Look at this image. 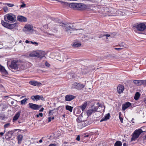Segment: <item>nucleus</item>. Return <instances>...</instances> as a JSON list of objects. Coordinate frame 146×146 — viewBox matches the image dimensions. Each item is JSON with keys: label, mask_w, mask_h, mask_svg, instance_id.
Wrapping results in <instances>:
<instances>
[{"label": "nucleus", "mask_w": 146, "mask_h": 146, "mask_svg": "<svg viewBox=\"0 0 146 146\" xmlns=\"http://www.w3.org/2000/svg\"><path fill=\"white\" fill-rule=\"evenodd\" d=\"M110 116V114L109 113L106 114L104 117L101 120L100 122H102L108 119H109Z\"/></svg>", "instance_id": "22"}, {"label": "nucleus", "mask_w": 146, "mask_h": 146, "mask_svg": "<svg viewBox=\"0 0 146 146\" xmlns=\"http://www.w3.org/2000/svg\"><path fill=\"white\" fill-rule=\"evenodd\" d=\"M77 3H72L69 4L70 7L74 9H76Z\"/></svg>", "instance_id": "29"}, {"label": "nucleus", "mask_w": 146, "mask_h": 146, "mask_svg": "<svg viewBox=\"0 0 146 146\" xmlns=\"http://www.w3.org/2000/svg\"><path fill=\"white\" fill-rule=\"evenodd\" d=\"M143 131L141 129H139L135 130L132 135V137L131 141H135L139 136L141 134Z\"/></svg>", "instance_id": "3"}, {"label": "nucleus", "mask_w": 146, "mask_h": 146, "mask_svg": "<svg viewBox=\"0 0 146 146\" xmlns=\"http://www.w3.org/2000/svg\"><path fill=\"white\" fill-rule=\"evenodd\" d=\"M39 116H40L41 117H42L43 116V114L42 113H40L38 114Z\"/></svg>", "instance_id": "52"}, {"label": "nucleus", "mask_w": 146, "mask_h": 146, "mask_svg": "<svg viewBox=\"0 0 146 146\" xmlns=\"http://www.w3.org/2000/svg\"><path fill=\"white\" fill-rule=\"evenodd\" d=\"M29 108L31 109L35 110H37L40 108L42 106L38 105L36 104H33V103H30L28 104Z\"/></svg>", "instance_id": "8"}, {"label": "nucleus", "mask_w": 146, "mask_h": 146, "mask_svg": "<svg viewBox=\"0 0 146 146\" xmlns=\"http://www.w3.org/2000/svg\"><path fill=\"white\" fill-rule=\"evenodd\" d=\"M138 31H143L146 29V25L143 23H139L134 26Z\"/></svg>", "instance_id": "5"}, {"label": "nucleus", "mask_w": 146, "mask_h": 146, "mask_svg": "<svg viewBox=\"0 0 146 146\" xmlns=\"http://www.w3.org/2000/svg\"><path fill=\"white\" fill-rule=\"evenodd\" d=\"M5 132V130L4 131V133L0 132V135H1L2 136H3L4 135V133Z\"/></svg>", "instance_id": "50"}, {"label": "nucleus", "mask_w": 146, "mask_h": 146, "mask_svg": "<svg viewBox=\"0 0 146 146\" xmlns=\"http://www.w3.org/2000/svg\"><path fill=\"white\" fill-rule=\"evenodd\" d=\"M140 96V94L139 92H137L134 96V98L136 100H137Z\"/></svg>", "instance_id": "31"}, {"label": "nucleus", "mask_w": 146, "mask_h": 146, "mask_svg": "<svg viewBox=\"0 0 146 146\" xmlns=\"http://www.w3.org/2000/svg\"><path fill=\"white\" fill-rule=\"evenodd\" d=\"M54 119V117H48V122H49L51 121V119Z\"/></svg>", "instance_id": "40"}, {"label": "nucleus", "mask_w": 146, "mask_h": 146, "mask_svg": "<svg viewBox=\"0 0 146 146\" xmlns=\"http://www.w3.org/2000/svg\"><path fill=\"white\" fill-rule=\"evenodd\" d=\"M49 146H57V145L55 144H50Z\"/></svg>", "instance_id": "48"}, {"label": "nucleus", "mask_w": 146, "mask_h": 146, "mask_svg": "<svg viewBox=\"0 0 146 146\" xmlns=\"http://www.w3.org/2000/svg\"><path fill=\"white\" fill-rule=\"evenodd\" d=\"M4 9L5 12L6 11H7L8 10L7 7H5L4 8Z\"/></svg>", "instance_id": "55"}, {"label": "nucleus", "mask_w": 146, "mask_h": 146, "mask_svg": "<svg viewBox=\"0 0 146 146\" xmlns=\"http://www.w3.org/2000/svg\"><path fill=\"white\" fill-rule=\"evenodd\" d=\"M60 26L64 27L63 29L69 34H70L72 33V31L76 30L72 24H65L63 23H60Z\"/></svg>", "instance_id": "1"}, {"label": "nucleus", "mask_w": 146, "mask_h": 146, "mask_svg": "<svg viewBox=\"0 0 146 146\" xmlns=\"http://www.w3.org/2000/svg\"><path fill=\"white\" fill-rule=\"evenodd\" d=\"M54 112L53 111V110H50L49 112V114L50 115H52L54 113Z\"/></svg>", "instance_id": "41"}, {"label": "nucleus", "mask_w": 146, "mask_h": 146, "mask_svg": "<svg viewBox=\"0 0 146 146\" xmlns=\"http://www.w3.org/2000/svg\"><path fill=\"white\" fill-rule=\"evenodd\" d=\"M119 119L120 120V121L121 123H123V118L121 117H119Z\"/></svg>", "instance_id": "49"}, {"label": "nucleus", "mask_w": 146, "mask_h": 146, "mask_svg": "<svg viewBox=\"0 0 146 146\" xmlns=\"http://www.w3.org/2000/svg\"><path fill=\"white\" fill-rule=\"evenodd\" d=\"M124 89V87L122 85H119L117 88V92L120 94L123 92Z\"/></svg>", "instance_id": "14"}, {"label": "nucleus", "mask_w": 146, "mask_h": 146, "mask_svg": "<svg viewBox=\"0 0 146 146\" xmlns=\"http://www.w3.org/2000/svg\"><path fill=\"white\" fill-rule=\"evenodd\" d=\"M144 102L145 104H146V98L144 99Z\"/></svg>", "instance_id": "63"}, {"label": "nucleus", "mask_w": 146, "mask_h": 146, "mask_svg": "<svg viewBox=\"0 0 146 146\" xmlns=\"http://www.w3.org/2000/svg\"><path fill=\"white\" fill-rule=\"evenodd\" d=\"M17 62L15 60H13L11 62L10 67L12 69H17L19 68V65L17 64Z\"/></svg>", "instance_id": "10"}, {"label": "nucleus", "mask_w": 146, "mask_h": 146, "mask_svg": "<svg viewBox=\"0 0 146 146\" xmlns=\"http://www.w3.org/2000/svg\"><path fill=\"white\" fill-rule=\"evenodd\" d=\"M66 109V110L69 111L70 112H72L73 107L70 106L66 105L65 106Z\"/></svg>", "instance_id": "27"}, {"label": "nucleus", "mask_w": 146, "mask_h": 146, "mask_svg": "<svg viewBox=\"0 0 146 146\" xmlns=\"http://www.w3.org/2000/svg\"><path fill=\"white\" fill-rule=\"evenodd\" d=\"M45 65L47 67H49L50 66V64L47 61L46 62Z\"/></svg>", "instance_id": "42"}, {"label": "nucleus", "mask_w": 146, "mask_h": 146, "mask_svg": "<svg viewBox=\"0 0 146 146\" xmlns=\"http://www.w3.org/2000/svg\"><path fill=\"white\" fill-rule=\"evenodd\" d=\"M84 85L77 82H75L73 84L72 88L80 90L84 88Z\"/></svg>", "instance_id": "6"}, {"label": "nucleus", "mask_w": 146, "mask_h": 146, "mask_svg": "<svg viewBox=\"0 0 146 146\" xmlns=\"http://www.w3.org/2000/svg\"><path fill=\"white\" fill-rule=\"evenodd\" d=\"M17 25V24L16 23L12 24H9L8 29H13Z\"/></svg>", "instance_id": "26"}, {"label": "nucleus", "mask_w": 146, "mask_h": 146, "mask_svg": "<svg viewBox=\"0 0 146 146\" xmlns=\"http://www.w3.org/2000/svg\"><path fill=\"white\" fill-rule=\"evenodd\" d=\"M80 136L79 135L77 137L76 139L77 141H79L80 140Z\"/></svg>", "instance_id": "46"}, {"label": "nucleus", "mask_w": 146, "mask_h": 146, "mask_svg": "<svg viewBox=\"0 0 146 146\" xmlns=\"http://www.w3.org/2000/svg\"><path fill=\"white\" fill-rule=\"evenodd\" d=\"M42 139H40L39 141V142L40 143H42Z\"/></svg>", "instance_id": "60"}, {"label": "nucleus", "mask_w": 146, "mask_h": 146, "mask_svg": "<svg viewBox=\"0 0 146 146\" xmlns=\"http://www.w3.org/2000/svg\"><path fill=\"white\" fill-rule=\"evenodd\" d=\"M40 99L41 100H44V98L42 96H40Z\"/></svg>", "instance_id": "51"}, {"label": "nucleus", "mask_w": 146, "mask_h": 146, "mask_svg": "<svg viewBox=\"0 0 146 146\" xmlns=\"http://www.w3.org/2000/svg\"><path fill=\"white\" fill-rule=\"evenodd\" d=\"M91 123L90 122L88 121L87 120H83L81 123H78V128L81 129L83 127L87 126L89 124H90Z\"/></svg>", "instance_id": "7"}, {"label": "nucleus", "mask_w": 146, "mask_h": 146, "mask_svg": "<svg viewBox=\"0 0 146 146\" xmlns=\"http://www.w3.org/2000/svg\"><path fill=\"white\" fill-rule=\"evenodd\" d=\"M82 115H80L77 118L76 121L78 123H81L84 120L82 119Z\"/></svg>", "instance_id": "30"}, {"label": "nucleus", "mask_w": 146, "mask_h": 146, "mask_svg": "<svg viewBox=\"0 0 146 146\" xmlns=\"http://www.w3.org/2000/svg\"><path fill=\"white\" fill-rule=\"evenodd\" d=\"M10 124L9 123H7L4 125V128H6L8 127L10 125Z\"/></svg>", "instance_id": "37"}, {"label": "nucleus", "mask_w": 146, "mask_h": 146, "mask_svg": "<svg viewBox=\"0 0 146 146\" xmlns=\"http://www.w3.org/2000/svg\"><path fill=\"white\" fill-rule=\"evenodd\" d=\"M13 133V132L12 131H9L7 132L5 135V138L6 139H8L11 138Z\"/></svg>", "instance_id": "16"}, {"label": "nucleus", "mask_w": 146, "mask_h": 146, "mask_svg": "<svg viewBox=\"0 0 146 146\" xmlns=\"http://www.w3.org/2000/svg\"><path fill=\"white\" fill-rule=\"evenodd\" d=\"M1 23L2 25L4 27L8 29L9 23L4 21L3 20L1 21Z\"/></svg>", "instance_id": "24"}, {"label": "nucleus", "mask_w": 146, "mask_h": 146, "mask_svg": "<svg viewBox=\"0 0 146 146\" xmlns=\"http://www.w3.org/2000/svg\"><path fill=\"white\" fill-rule=\"evenodd\" d=\"M86 5L84 4L81 3H77L76 4V9L80 10L85 8Z\"/></svg>", "instance_id": "15"}, {"label": "nucleus", "mask_w": 146, "mask_h": 146, "mask_svg": "<svg viewBox=\"0 0 146 146\" xmlns=\"http://www.w3.org/2000/svg\"><path fill=\"white\" fill-rule=\"evenodd\" d=\"M28 100L27 98H25L20 101V103L22 105H25L27 104V101Z\"/></svg>", "instance_id": "32"}, {"label": "nucleus", "mask_w": 146, "mask_h": 146, "mask_svg": "<svg viewBox=\"0 0 146 146\" xmlns=\"http://www.w3.org/2000/svg\"><path fill=\"white\" fill-rule=\"evenodd\" d=\"M68 143V142H64L63 143V144H67Z\"/></svg>", "instance_id": "64"}, {"label": "nucleus", "mask_w": 146, "mask_h": 146, "mask_svg": "<svg viewBox=\"0 0 146 146\" xmlns=\"http://www.w3.org/2000/svg\"><path fill=\"white\" fill-rule=\"evenodd\" d=\"M75 98V96L72 95H67L65 97V100L66 101H70Z\"/></svg>", "instance_id": "13"}, {"label": "nucleus", "mask_w": 146, "mask_h": 146, "mask_svg": "<svg viewBox=\"0 0 146 146\" xmlns=\"http://www.w3.org/2000/svg\"><path fill=\"white\" fill-rule=\"evenodd\" d=\"M17 19L21 22H25L27 21L26 18L22 16H18L17 17Z\"/></svg>", "instance_id": "18"}, {"label": "nucleus", "mask_w": 146, "mask_h": 146, "mask_svg": "<svg viewBox=\"0 0 146 146\" xmlns=\"http://www.w3.org/2000/svg\"><path fill=\"white\" fill-rule=\"evenodd\" d=\"M97 106H95L93 108L89 109L86 111V113L88 117L90 116L92 113L97 111L98 107L100 106V104L98 103H97Z\"/></svg>", "instance_id": "4"}, {"label": "nucleus", "mask_w": 146, "mask_h": 146, "mask_svg": "<svg viewBox=\"0 0 146 146\" xmlns=\"http://www.w3.org/2000/svg\"><path fill=\"white\" fill-rule=\"evenodd\" d=\"M134 119L133 118L131 120V121L132 122V123H134V121H133V120Z\"/></svg>", "instance_id": "61"}, {"label": "nucleus", "mask_w": 146, "mask_h": 146, "mask_svg": "<svg viewBox=\"0 0 146 146\" xmlns=\"http://www.w3.org/2000/svg\"><path fill=\"white\" fill-rule=\"evenodd\" d=\"M104 36L106 37H109L110 36V35L109 34L104 35Z\"/></svg>", "instance_id": "54"}, {"label": "nucleus", "mask_w": 146, "mask_h": 146, "mask_svg": "<svg viewBox=\"0 0 146 146\" xmlns=\"http://www.w3.org/2000/svg\"><path fill=\"white\" fill-rule=\"evenodd\" d=\"M123 146H126V143H123Z\"/></svg>", "instance_id": "62"}, {"label": "nucleus", "mask_w": 146, "mask_h": 146, "mask_svg": "<svg viewBox=\"0 0 146 146\" xmlns=\"http://www.w3.org/2000/svg\"><path fill=\"white\" fill-rule=\"evenodd\" d=\"M25 29L23 30L26 34H29L28 32H32L33 31V26L32 25H26L25 26Z\"/></svg>", "instance_id": "9"}, {"label": "nucleus", "mask_w": 146, "mask_h": 146, "mask_svg": "<svg viewBox=\"0 0 146 146\" xmlns=\"http://www.w3.org/2000/svg\"><path fill=\"white\" fill-rule=\"evenodd\" d=\"M25 5H26L25 4H23L21 5V7H25Z\"/></svg>", "instance_id": "53"}, {"label": "nucleus", "mask_w": 146, "mask_h": 146, "mask_svg": "<svg viewBox=\"0 0 146 146\" xmlns=\"http://www.w3.org/2000/svg\"><path fill=\"white\" fill-rule=\"evenodd\" d=\"M38 58H42L45 56L46 54L44 51H39L38 52Z\"/></svg>", "instance_id": "17"}, {"label": "nucleus", "mask_w": 146, "mask_h": 146, "mask_svg": "<svg viewBox=\"0 0 146 146\" xmlns=\"http://www.w3.org/2000/svg\"><path fill=\"white\" fill-rule=\"evenodd\" d=\"M141 85L146 86V80H142Z\"/></svg>", "instance_id": "38"}, {"label": "nucleus", "mask_w": 146, "mask_h": 146, "mask_svg": "<svg viewBox=\"0 0 146 146\" xmlns=\"http://www.w3.org/2000/svg\"><path fill=\"white\" fill-rule=\"evenodd\" d=\"M1 72L3 76L7 75L8 74V73L5 68L3 69Z\"/></svg>", "instance_id": "35"}, {"label": "nucleus", "mask_w": 146, "mask_h": 146, "mask_svg": "<svg viewBox=\"0 0 146 146\" xmlns=\"http://www.w3.org/2000/svg\"><path fill=\"white\" fill-rule=\"evenodd\" d=\"M114 49L115 50H120L122 49V48H115Z\"/></svg>", "instance_id": "47"}, {"label": "nucleus", "mask_w": 146, "mask_h": 146, "mask_svg": "<svg viewBox=\"0 0 146 146\" xmlns=\"http://www.w3.org/2000/svg\"><path fill=\"white\" fill-rule=\"evenodd\" d=\"M23 139V136L21 134L18 135L17 137V139L18 141V143L19 144H20Z\"/></svg>", "instance_id": "20"}, {"label": "nucleus", "mask_w": 146, "mask_h": 146, "mask_svg": "<svg viewBox=\"0 0 146 146\" xmlns=\"http://www.w3.org/2000/svg\"><path fill=\"white\" fill-rule=\"evenodd\" d=\"M133 83L138 86H141V85L142 80H136L133 81Z\"/></svg>", "instance_id": "23"}, {"label": "nucleus", "mask_w": 146, "mask_h": 146, "mask_svg": "<svg viewBox=\"0 0 146 146\" xmlns=\"http://www.w3.org/2000/svg\"><path fill=\"white\" fill-rule=\"evenodd\" d=\"M131 105V103L128 102H126L125 104H123L122 106V110L124 111L126 109Z\"/></svg>", "instance_id": "11"}, {"label": "nucleus", "mask_w": 146, "mask_h": 146, "mask_svg": "<svg viewBox=\"0 0 146 146\" xmlns=\"http://www.w3.org/2000/svg\"><path fill=\"white\" fill-rule=\"evenodd\" d=\"M81 45V43L77 42H74L73 44V46L75 48L80 47Z\"/></svg>", "instance_id": "28"}, {"label": "nucleus", "mask_w": 146, "mask_h": 146, "mask_svg": "<svg viewBox=\"0 0 146 146\" xmlns=\"http://www.w3.org/2000/svg\"><path fill=\"white\" fill-rule=\"evenodd\" d=\"M16 16L12 14L9 13L5 15L4 16V20L6 22L13 23L16 21Z\"/></svg>", "instance_id": "2"}, {"label": "nucleus", "mask_w": 146, "mask_h": 146, "mask_svg": "<svg viewBox=\"0 0 146 146\" xmlns=\"http://www.w3.org/2000/svg\"><path fill=\"white\" fill-rule=\"evenodd\" d=\"M38 52H33L31 54H30L29 55L31 57H38Z\"/></svg>", "instance_id": "25"}, {"label": "nucleus", "mask_w": 146, "mask_h": 146, "mask_svg": "<svg viewBox=\"0 0 146 146\" xmlns=\"http://www.w3.org/2000/svg\"><path fill=\"white\" fill-rule=\"evenodd\" d=\"M29 42H30L28 40H26L25 41V42L26 43H29Z\"/></svg>", "instance_id": "59"}, {"label": "nucleus", "mask_w": 146, "mask_h": 146, "mask_svg": "<svg viewBox=\"0 0 146 146\" xmlns=\"http://www.w3.org/2000/svg\"><path fill=\"white\" fill-rule=\"evenodd\" d=\"M20 112L18 111L15 115L14 116L13 120V121H16L18 119L20 116Z\"/></svg>", "instance_id": "21"}, {"label": "nucleus", "mask_w": 146, "mask_h": 146, "mask_svg": "<svg viewBox=\"0 0 146 146\" xmlns=\"http://www.w3.org/2000/svg\"><path fill=\"white\" fill-rule=\"evenodd\" d=\"M44 110V109L43 108H42L39 111H41V112H42V111H43Z\"/></svg>", "instance_id": "56"}, {"label": "nucleus", "mask_w": 146, "mask_h": 146, "mask_svg": "<svg viewBox=\"0 0 146 146\" xmlns=\"http://www.w3.org/2000/svg\"><path fill=\"white\" fill-rule=\"evenodd\" d=\"M87 105V103L86 102H84L81 105L79 106V108H80L83 111L85 108H86Z\"/></svg>", "instance_id": "19"}, {"label": "nucleus", "mask_w": 146, "mask_h": 146, "mask_svg": "<svg viewBox=\"0 0 146 146\" xmlns=\"http://www.w3.org/2000/svg\"><path fill=\"white\" fill-rule=\"evenodd\" d=\"M122 143L121 142L119 141H117L114 144V146H121Z\"/></svg>", "instance_id": "34"}, {"label": "nucleus", "mask_w": 146, "mask_h": 146, "mask_svg": "<svg viewBox=\"0 0 146 146\" xmlns=\"http://www.w3.org/2000/svg\"><path fill=\"white\" fill-rule=\"evenodd\" d=\"M104 36V35H101L100 36H99L98 37H99V38H100Z\"/></svg>", "instance_id": "57"}, {"label": "nucleus", "mask_w": 146, "mask_h": 146, "mask_svg": "<svg viewBox=\"0 0 146 146\" xmlns=\"http://www.w3.org/2000/svg\"><path fill=\"white\" fill-rule=\"evenodd\" d=\"M7 5L9 7H11L14 6V4L11 3H6Z\"/></svg>", "instance_id": "39"}, {"label": "nucleus", "mask_w": 146, "mask_h": 146, "mask_svg": "<svg viewBox=\"0 0 146 146\" xmlns=\"http://www.w3.org/2000/svg\"><path fill=\"white\" fill-rule=\"evenodd\" d=\"M29 83L31 85L34 86H40L42 85V83L35 80H31L29 82Z\"/></svg>", "instance_id": "12"}, {"label": "nucleus", "mask_w": 146, "mask_h": 146, "mask_svg": "<svg viewBox=\"0 0 146 146\" xmlns=\"http://www.w3.org/2000/svg\"><path fill=\"white\" fill-rule=\"evenodd\" d=\"M121 112H120L119 113V117H121Z\"/></svg>", "instance_id": "58"}, {"label": "nucleus", "mask_w": 146, "mask_h": 146, "mask_svg": "<svg viewBox=\"0 0 146 146\" xmlns=\"http://www.w3.org/2000/svg\"><path fill=\"white\" fill-rule=\"evenodd\" d=\"M5 118V115L4 114H0V119L1 120H4Z\"/></svg>", "instance_id": "36"}, {"label": "nucleus", "mask_w": 146, "mask_h": 146, "mask_svg": "<svg viewBox=\"0 0 146 146\" xmlns=\"http://www.w3.org/2000/svg\"><path fill=\"white\" fill-rule=\"evenodd\" d=\"M58 1L61 3L62 4H64L65 5H66L68 4L67 3H66L64 2L59 1Z\"/></svg>", "instance_id": "45"}, {"label": "nucleus", "mask_w": 146, "mask_h": 146, "mask_svg": "<svg viewBox=\"0 0 146 146\" xmlns=\"http://www.w3.org/2000/svg\"><path fill=\"white\" fill-rule=\"evenodd\" d=\"M40 96L39 95H37L35 96H33L31 97V98L33 100H34V99L35 100H38L40 99Z\"/></svg>", "instance_id": "33"}, {"label": "nucleus", "mask_w": 146, "mask_h": 146, "mask_svg": "<svg viewBox=\"0 0 146 146\" xmlns=\"http://www.w3.org/2000/svg\"><path fill=\"white\" fill-rule=\"evenodd\" d=\"M4 68L0 64V72H1Z\"/></svg>", "instance_id": "43"}, {"label": "nucleus", "mask_w": 146, "mask_h": 146, "mask_svg": "<svg viewBox=\"0 0 146 146\" xmlns=\"http://www.w3.org/2000/svg\"><path fill=\"white\" fill-rule=\"evenodd\" d=\"M31 42L33 44H36V45H37L38 44V43L36 42H33L32 41H31Z\"/></svg>", "instance_id": "44"}]
</instances>
